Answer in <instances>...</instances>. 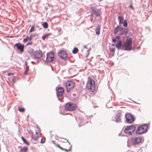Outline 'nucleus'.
<instances>
[{
	"label": "nucleus",
	"mask_w": 152,
	"mask_h": 152,
	"mask_svg": "<svg viewBox=\"0 0 152 152\" xmlns=\"http://www.w3.org/2000/svg\"><path fill=\"white\" fill-rule=\"evenodd\" d=\"M51 35V33H49L43 35L42 37V39L43 40H44L46 38L49 37Z\"/></svg>",
	"instance_id": "obj_20"
},
{
	"label": "nucleus",
	"mask_w": 152,
	"mask_h": 152,
	"mask_svg": "<svg viewBox=\"0 0 152 152\" xmlns=\"http://www.w3.org/2000/svg\"><path fill=\"white\" fill-rule=\"evenodd\" d=\"M86 87L92 92H94L95 90V85L94 81L90 77L88 78V81L86 84Z\"/></svg>",
	"instance_id": "obj_1"
},
{
	"label": "nucleus",
	"mask_w": 152,
	"mask_h": 152,
	"mask_svg": "<svg viewBox=\"0 0 152 152\" xmlns=\"http://www.w3.org/2000/svg\"><path fill=\"white\" fill-rule=\"evenodd\" d=\"M18 108L19 111L20 112H24L25 111V109L23 107H18Z\"/></svg>",
	"instance_id": "obj_29"
},
{
	"label": "nucleus",
	"mask_w": 152,
	"mask_h": 152,
	"mask_svg": "<svg viewBox=\"0 0 152 152\" xmlns=\"http://www.w3.org/2000/svg\"><path fill=\"white\" fill-rule=\"evenodd\" d=\"M21 139L23 141L24 143L26 144L27 145H29V143L24 138V137H21Z\"/></svg>",
	"instance_id": "obj_24"
},
{
	"label": "nucleus",
	"mask_w": 152,
	"mask_h": 152,
	"mask_svg": "<svg viewBox=\"0 0 152 152\" xmlns=\"http://www.w3.org/2000/svg\"><path fill=\"white\" fill-rule=\"evenodd\" d=\"M120 38V37L119 36H117L116 37L113 39V41L114 42H115L117 41V40H118Z\"/></svg>",
	"instance_id": "obj_26"
},
{
	"label": "nucleus",
	"mask_w": 152,
	"mask_h": 152,
	"mask_svg": "<svg viewBox=\"0 0 152 152\" xmlns=\"http://www.w3.org/2000/svg\"><path fill=\"white\" fill-rule=\"evenodd\" d=\"M56 90L58 96H61L63 95L64 92V88L63 87H57L56 88Z\"/></svg>",
	"instance_id": "obj_10"
},
{
	"label": "nucleus",
	"mask_w": 152,
	"mask_h": 152,
	"mask_svg": "<svg viewBox=\"0 0 152 152\" xmlns=\"http://www.w3.org/2000/svg\"><path fill=\"white\" fill-rule=\"evenodd\" d=\"M112 46H115V45L114 44H112Z\"/></svg>",
	"instance_id": "obj_41"
},
{
	"label": "nucleus",
	"mask_w": 152,
	"mask_h": 152,
	"mask_svg": "<svg viewBox=\"0 0 152 152\" xmlns=\"http://www.w3.org/2000/svg\"><path fill=\"white\" fill-rule=\"evenodd\" d=\"M32 39V37L31 36H30L29 37H28V40H31Z\"/></svg>",
	"instance_id": "obj_37"
},
{
	"label": "nucleus",
	"mask_w": 152,
	"mask_h": 152,
	"mask_svg": "<svg viewBox=\"0 0 152 152\" xmlns=\"http://www.w3.org/2000/svg\"><path fill=\"white\" fill-rule=\"evenodd\" d=\"M28 150V148L26 147L21 148L20 150V152H26Z\"/></svg>",
	"instance_id": "obj_23"
},
{
	"label": "nucleus",
	"mask_w": 152,
	"mask_h": 152,
	"mask_svg": "<svg viewBox=\"0 0 152 152\" xmlns=\"http://www.w3.org/2000/svg\"><path fill=\"white\" fill-rule=\"evenodd\" d=\"M13 75V73H8L7 74V75L8 76L12 75Z\"/></svg>",
	"instance_id": "obj_36"
},
{
	"label": "nucleus",
	"mask_w": 152,
	"mask_h": 152,
	"mask_svg": "<svg viewBox=\"0 0 152 152\" xmlns=\"http://www.w3.org/2000/svg\"><path fill=\"white\" fill-rule=\"evenodd\" d=\"M45 138H42L41 140V142L42 143H43L45 142Z\"/></svg>",
	"instance_id": "obj_32"
},
{
	"label": "nucleus",
	"mask_w": 152,
	"mask_h": 152,
	"mask_svg": "<svg viewBox=\"0 0 152 152\" xmlns=\"http://www.w3.org/2000/svg\"><path fill=\"white\" fill-rule=\"evenodd\" d=\"M135 129L134 126H130L127 127L124 129V132L126 134H131L134 132Z\"/></svg>",
	"instance_id": "obj_8"
},
{
	"label": "nucleus",
	"mask_w": 152,
	"mask_h": 152,
	"mask_svg": "<svg viewBox=\"0 0 152 152\" xmlns=\"http://www.w3.org/2000/svg\"><path fill=\"white\" fill-rule=\"evenodd\" d=\"M65 86L67 92H69L75 86V82L71 80H67L65 83Z\"/></svg>",
	"instance_id": "obj_3"
},
{
	"label": "nucleus",
	"mask_w": 152,
	"mask_h": 152,
	"mask_svg": "<svg viewBox=\"0 0 152 152\" xmlns=\"http://www.w3.org/2000/svg\"><path fill=\"white\" fill-rule=\"evenodd\" d=\"M122 41L121 40H119L117 41L116 44L115 45L116 47L118 49H119L122 46Z\"/></svg>",
	"instance_id": "obj_19"
},
{
	"label": "nucleus",
	"mask_w": 152,
	"mask_h": 152,
	"mask_svg": "<svg viewBox=\"0 0 152 152\" xmlns=\"http://www.w3.org/2000/svg\"><path fill=\"white\" fill-rule=\"evenodd\" d=\"M131 3L132 4V1H131Z\"/></svg>",
	"instance_id": "obj_42"
},
{
	"label": "nucleus",
	"mask_w": 152,
	"mask_h": 152,
	"mask_svg": "<svg viewBox=\"0 0 152 152\" xmlns=\"http://www.w3.org/2000/svg\"><path fill=\"white\" fill-rule=\"evenodd\" d=\"M126 121L128 123H133L134 120V117L132 115L129 114H127L126 115Z\"/></svg>",
	"instance_id": "obj_12"
},
{
	"label": "nucleus",
	"mask_w": 152,
	"mask_h": 152,
	"mask_svg": "<svg viewBox=\"0 0 152 152\" xmlns=\"http://www.w3.org/2000/svg\"><path fill=\"white\" fill-rule=\"evenodd\" d=\"M28 36H27L26 38H25V39H23V42H26L27 41V40H28Z\"/></svg>",
	"instance_id": "obj_33"
},
{
	"label": "nucleus",
	"mask_w": 152,
	"mask_h": 152,
	"mask_svg": "<svg viewBox=\"0 0 152 152\" xmlns=\"http://www.w3.org/2000/svg\"><path fill=\"white\" fill-rule=\"evenodd\" d=\"M119 32V34L122 35L125 34L126 35L127 33L126 29L123 28V27H120V26H118L115 28L114 33V34H117Z\"/></svg>",
	"instance_id": "obj_4"
},
{
	"label": "nucleus",
	"mask_w": 152,
	"mask_h": 152,
	"mask_svg": "<svg viewBox=\"0 0 152 152\" xmlns=\"http://www.w3.org/2000/svg\"><path fill=\"white\" fill-rule=\"evenodd\" d=\"M90 54L89 52L87 50V55H85V56L86 57H87L88 55Z\"/></svg>",
	"instance_id": "obj_35"
},
{
	"label": "nucleus",
	"mask_w": 152,
	"mask_h": 152,
	"mask_svg": "<svg viewBox=\"0 0 152 152\" xmlns=\"http://www.w3.org/2000/svg\"><path fill=\"white\" fill-rule=\"evenodd\" d=\"M122 113H119L117 114L115 116V121L116 122L118 123L121 122V116Z\"/></svg>",
	"instance_id": "obj_17"
},
{
	"label": "nucleus",
	"mask_w": 152,
	"mask_h": 152,
	"mask_svg": "<svg viewBox=\"0 0 152 152\" xmlns=\"http://www.w3.org/2000/svg\"><path fill=\"white\" fill-rule=\"evenodd\" d=\"M43 27L45 28H48V25L47 23L44 22L42 25Z\"/></svg>",
	"instance_id": "obj_27"
},
{
	"label": "nucleus",
	"mask_w": 152,
	"mask_h": 152,
	"mask_svg": "<svg viewBox=\"0 0 152 152\" xmlns=\"http://www.w3.org/2000/svg\"><path fill=\"white\" fill-rule=\"evenodd\" d=\"M32 44V42H28L26 44V45H31Z\"/></svg>",
	"instance_id": "obj_38"
},
{
	"label": "nucleus",
	"mask_w": 152,
	"mask_h": 152,
	"mask_svg": "<svg viewBox=\"0 0 152 152\" xmlns=\"http://www.w3.org/2000/svg\"><path fill=\"white\" fill-rule=\"evenodd\" d=\"M54 52H50L47 54L46 61L48 62H51L54 60Z\"/></svg>",
	"instance_id": "obj_9"
},
{
	"label": "nucleus",
	"mask_w": 152,
	"mask_h": 152,
	"mask_svg": "<svg viewBox=\"0 0 152 152\" xmlns=\"http://www.w3.org/2000/svg\"><path fill=\"white\" fill-rule=\"evenodd\" d=\"M129 7H130L131 8V9L132 10H134V8L133 7V6H132V5H129Z\"/></svg>",
	"instance_id": "obj_39"
},
{
	"label": "nucleus",
	"mask_w": 152,
	"mask_h": 152,
	"mask_svg": "<svg viewBox=\"0 0 152 152\" xmlns=\"http://www.w3.org/2000/svg\"><path fill=\"white\" fill-rule=\"evenodd\" d=\"M90 10L93 12V13L91 15V16H93V15L94 14H95L96 16H99L100 15L101 12L100 10L98 9L95 10L93 7H91Z\"/></svg>",
	"instance_id": "obj_14"
},
{
	"label": "nucleus",
	"mask_w": 152,
	"mask_h": 152,
	"mask_svg": "<svg viewBox=\"0 0 152 152\" xmlns=\"http://www.w3.org/2000/svg\"><path fill=\"white\" fill-rule=\"evenodd\" d=\"M78 51V49L77 48H75L72 50V52L74 54H76Z\"/></svg>",
	"instance_id": "obj_30"
},
{
	"label": "nucleus",
	"mask_w": 152,
	"mask_h": 152,
	"mask_svg": "<svg viewBox=\"0 0 152 152\" xmlns=\"http://www.w3.org/2000/svg\"><path fill=\"white\" fill-rule=\"evenodd\" d=\"M76 106L73 103H67L65 106V109L69 111H73L75 110Z\"/></svg>",
	"instance_id": "obj_7"
},
{
	"label": "nucleus",
	"mask_w": 152,
	"mask_h": 152,
	"mask_svg": "<svg viewBox=\"0 0 152 152\" xmlns=\"http://www.w3.org/2000/svg\"><path fill=\"white\" fill-rule=\"evenodd\" d=\"M14 46L17 49L20 50L21 52H23L24 51V45L20 43H18L15 44Z\"/></svg>",
	"instance_id": "obj_15"
},
{
	"label": "nucleus",
	"mask_w": 152,
	"mask_h": 152,
	"mask_svg": "<svg viewBox=\"0 0 152 152\" xmlns=\"http://www.w3.org/2000/svg\"><path fill=\"white\" fill-rule=\"evenodd\" d=\"M100 28L99 26H98L95 29L96 34L97 35H99L100 33Z\"/></svg>",
	"instance_id": "obj_22"
},
{
	"label": "nucleus",
	"mask_w": 152,
	"mask_h": 152,
	"mask_svg": "<svg viewBox=\"0 0 152 152\" xmlns=\"http://www.w3.org/2000/svg\"><path fill=\"white\" fill-rule=\"evenodd\" d=\"M148 126L147 124H144L139 126L136 131V133L139 134H141L145 132L147 130Z\"/></svg>",
	"instance_id": "obj_6"
},
{
	"label": "nucleus",
	"mask_w": 152,
	"mask_h": 152,
	"mask_svg": "<svg viewBox=\"0 0 152 152\" xmlns=\"http://www.w3.org/2000/svg\"><path fill=\"white\" fill-rule=\"evenodd\" d=\"M26 71L24 73V75H26L28 74V72L29 70V66H27V64L26 65Z\"/></svg>",
	"instance_id": "obj_25"
},
{
	"label": "nucleus",
	"mask_w": 152,
	"mask_h": 152,
	"mask_svg": "<svg viewBox=\"0 0 152 152\" xmlns=\"http://www.w3.org/2000/svg\"><path fill=\"white\" fill-rule=\"evenodd\" d=\"M34 27L35 26L34 25H33L32 26L29 31L30 33L34 31Z\"/></svg>",
	"instance_id": "obj_31"
},
{
	"label": "nucleus",
	"mask_w": 152,
	"mask_h": 152,
	"mask_svg": "<svg viewBox=\"0 0 152 152\" xmlns=\"http://www.w3.org/2000/svg\"><path fill=\"white\" fill-rule=\"evenodd\" d=\"M118 19L119 21V23L120 24H122L123 23V20H124V17L122 16H119L118 17Z\"/></svg>",
	"instance_id": "obj_21"
},
{
	"label": "nucleus",
	"mask_w": 152,
	"mask_h": 152,
	"mask_svg": "<svg viewBox=\"0 0 152 152\" xmlns=\"http://www.w3.org/2000/svg\"><path fill=\"white\" fill-rule=\"evenodd\" d=\"M62 147L60 146L59 145H57V146L61 149L67 152L71 150V146L69 142H66L63 143H62Z\"/></svg>",
	"instance_id": "obj_5"
},
{
	"label": "nucleus",
	"mask_w": 152,
	"mask_h": 152,
	"mask_svg": "<svg viewBox=\"0 0 152 152\" xmlns=\"http://www.w3.org/2000/svg\"><path fill=\"white\" fill-rule=\"evenodd\" d=\"M92 16V17L91 18V21H92L93 20V16Z\"/></svg>",
	"instance_id": "obj_40"
},
{
	"label": "nucleus",
	"mask_w": 152,
	"mask_h": 152,
	"mask_svg": "<svg viewBox=\"0 0 152 152\" xmlns=\"http://www.w3.org/2000/svg\"><path fill=\"white\" fill-rule=\"evenodd\" d=\"M110 51L112 52H114L115 51V49L113 48H111L110 49Z\"/></svg>",
	"instance_id": "obj_34"
},
{
	"label": "nucleus",
	"mask_w": 152,
	"mask_h": 152,
	"mask_svg": "<svg viewBox=\"0 0 152 152\" xmlns=\"http://www.w3.org/2000/svg\"><path fill=\"white\" fill-rule=\"evenodd\" d=\"M58 56L63 59H66L68 56L64 50H61L58 53Z\"/></svg>",
	"instance_id": "obj_11"
},
{
	"label": "nucleus",
	"mask_w": 152,
	"mask_h": 152,
	"mask_svg": "<svg viewBox=\"0 0 152 152\" xmlns=\"http://www.w3.org/2000/svg\"><path fill=\"white\" fill-rule=\"evenodd\" d=\"M42 52L41 51H36L34 52V57L36 59H39L42 58Z\"/></svg>",
	"instance_id": "obj_16"
},
{
	"label": "nucleus",
	"mask_w": 152,
	"mask_h": 152,
	"mask_svg": "<svg viewBox=\"0 0 152 152\" xmlns=\"http://www.w3.org/2000/svg\"><path fill=\"white\" fill-rule=\"evenodd\" d=\"M123 26L125 27H127L128 26V24L127 23V22L126 20H124L123 22Z\"/></svg>",
	"instance_id": "obj_28"
},
{
	"label": "nucleus",
	"mask_w": 152,
	"mask_h": 152,
	"mask_svg": "<svg viewBox=\"0 0 152 152\" xmlns=\"http://www.w3.org/2000/svg\"><path fill=\"white\" fill-rule=\"evenodd\" d=\"M132 39L131 38L126 39L125 42L124 43V46L125 47L124 50H132Z\"/></svg>",
	"instance_id": "obj_2"
},
{
	"label": "nucleus",
	"mask_w": 152,
	"mask_h": 152,
	"mask_svg": "<svg viewBox=\"0 0 152 152\" xmlns=\"http://www.w3.org/2000/svg\"><path fill=\"white\" fill-rule=\"evenodd\" d=\"M39 134L36 132L35 134H33V132L31 134V139L34 140H37L39 138Z\"/></svg>",
	"instance_id": "obj_18"
},
{
	"label": "nucleus",
	"mask_w": 152,
	"mask_h": 152,
	"mask_svg": "<svg viewBox=\"0 0 152 152\" xmlns=\"http://www.w3.org/2000/svg\"><path fill=\"white\" fill-rule=\"evenodd\" d=\"M142 140V137H133L132 139L133 144L136 145L140 143Z\"/></svg>",
	"instance_id": "obj_13"
}]
</instances>
